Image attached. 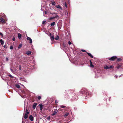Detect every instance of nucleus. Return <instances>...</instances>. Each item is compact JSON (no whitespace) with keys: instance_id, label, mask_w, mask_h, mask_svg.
Wrapping results in <instances>:
<instances>
[{"instance_id":"nucleus-1","label":"nucleus","mask_w":123,"mask_h":123,"mask_svg":"<svg viewBox=\"0 0 123 123\" xmlns=\"http://www.w3.org/2000/svg\"><path fill=\"white\" fill-rule=\"evenodd\" d=\"M65 94H64V95L65 96H67L68 93L71 95V94L73 93V91L71 90H66L65 91Z\"/></svg>"},{"instance_id":"nucleus-2","label":"nucleus","mask_w":123,"mask_h":123,"mask_svg":"<svg viewBox=\"0 0 123 123\" xmlns=\"http://www.w3.org/2000/svg\"><path fill=\"white\" fill-rule=\"evenodd\" d=\"M117 57L115 56H112L111 58H109L108 59L111 61H114V60L117 59Z\"/></svg>"},{"instance_id":"nucleus-3","label":"nucleus","mask_w":123,"mask_h":123,"mask_svg":"<svg viewBox=\"0 0 123 123\" xmlns=\"http://www.w3.org/2000/svg\"><path fill=\"white\" fill-rule=\"evenodd\" d=\"M81 92H82V93L83 94H85L86 95H88L89 94V93L88 92V91L87 90H86L85 91L84 90H81Z\"/></svg>"},{"instance_id":"nucleus-4","label":"nucleus","mask_w":123,"mask_h":123,"mask_svg":"<svg viewBox=\"0 0 123 123\" xmlns=\"http://www.w3.org/2000/svg\"><path fill=\"white\" fill-rule=\"evenodd\" d=\"M51 34L50 33L49 34V36L50 37L52 41H54L55 38H54V36H52Z\"/></svg>"},{"instance_id":"nucleus-5","label":"nucleus","mask_w":123,"mask_h":123,"mask_svg":"<svg viewBox=\"0 0 123 123\" xmlns=\"http://www.w3.org/2000/svg\"><path fill=\"white\" fill-rule=\"evenodd\" d=\"M0 22L5 23H6V21L4 19H3L1 17L0 18Z\"/></svg>"},{"instance_id":"nucleus-6","label":"nucleus","mask_w":123,"mask_h":123,"mask_svg":"<svg viewBox=\"0 0 123 123\" xmlns=\"http://www.w3.org/2000/svg\"><path fill=\"white\" fill-rule=\"evenodd\" d=\"M52 112H53V113L52 114V116H54L57 112L58 110H54V111H52Z\"/></svg>"},{"instance_id":"nucleus-7","label":"nucleus","mask_w":123,"mask_h":123,"mask_svg":"<svg viewBox=\"0 0 123 123\" xmlns=\"http://www.w3.org/2000/svg\"><path fill=\"white\" fill-rule=\"evenodd\" d=\"M27 40H29L30 41L29 43H32V39H31V38L30 37H27Z\"/></svg>"},{"instance_id":"nucleus-8","label":"nucleus","mask_w":123,"mask_h":123,"mask_svg":"<svg viewBox=\"0 0 123 123\" xmlns=\"http://www.w3.org/2000/svg\"><path fill=\"white\" fill-rule=\"evenodd\" d=\"M29 119L31 121H33V118L32 115H30L29 116Z\"/></svg>"},{"instance_id":"nucleus-9","label":"nucleus","mask_w":123,"mask_h":123,"mask_svg":"<svg viewBox=\"0 0 123 123\" xmlns=\"http://www.w3.org/2000/svg\"><path fill=\"white\" fill-rule=\"evenodd\" d=\"M28 114H27V113L25 114L24 117L25 119H27L28 118Z\"/></svg>"},{"instance_id":"nucleus-10","label":"nucleus","mask_w":123,"mask_h":123,"mask_svg":"<svg viewBox=\"0 0 123 123\" xmlns=\"http://www.w3.org/2000/svg\"><path fill=\"white\" fill-rule=\"evenodd\" d=\"M37 103H34L33 105L32 108L34 109H35L36 108V106H37Z\"/></svg>"},{"instance_id":"nucleus-11","label":"nucleus","mask_w":123,"mask_h":123,"mask_svg":"<svg viewBox=\"0 0 123 123\" xmlns=\"http://www.w3.org/2000/svg\"><path fill=\"white\" fill-rule=\"evenodd\" d=\"M31 51H29L26 52V54L28 55H29L31 54Z\"/></svg>"},{"instance_id":"nucleus-12","label":"nucleus","mask_w":123,"mask_h":123,"mask_svg":"<svg viewBox=\"0 0 123 123\" xmlns=\"http://www.w3.org/2000/svg\"><path fill=\"white\" fill-rule=\"evenodd\" d=\"M87 53L88 54V55L89 56H90L91 58H93V55L91 53L88 52H87Z\"/></svg>"},{"instance_id":"nucleus-13","label":"nucleus","mask_w":123,"mask_h":123,"mask_svg":"<svg viewBox=\"0 0 123 123\" xmlns=\"http://www.w3.org/2000/svg\"><path fill=\"white\" fill-rule=\"evenodd\" d=\"M0 42L1 45H3L4 43V42L2 40V39H0Z\"/></svg>"},{"instance_id":"nucleus-14","label":"nucleus","mask_w":123,"mask_h":123,"mask_svg":"<svg viewBox=\"0 0 123 123\" xmlns=\"http://www.w3.org/2000/svg\"><path fill=\"white\" fill-rule=\"evenodd\" d=\"M122 67V65L118 64L117 65V68L119 69Z\"/></svg>"},{"instance_id":"nucleus-15","label":"nucleus","mask_w":123,"mask_h":123,"mask_svg":"<svg viewBox=\"0 0 123 123\" xmlns=\"http://www.w3.org/2000/svg\"><path fill=\"white\" fill-rule=\"evenodd\" d=\"M55 22H54L52 23H51L50 24V25H51V26H54L55 25Z\"/></svg>"},{"instance_id":"nucleus-16","label":"nucleus","mask_w":123,"mask_h":123,"mask_svg":"<svg viewBox=\"0 0 123 123\" xmlns=\"http://www.w3.org/2000/svg\"><path fill=\"white\" fill-rule=\"evenodd\" d=\"M104 68L106 69H109V67L107 65H105L104 66Z\"/></svg>"},{"instance_id":"nucleus-17","label":"nucleus","mask_w":123,"mask_h":123,"mask_svg":"<svg viewBox=\"0 0 123 123\" xmlns=\"http://www.w3.org/2000/svg\"><path fill=\"white\" fill-rule=\"evenodd\" d=\"M21 37V34L20 33L18 34V38L20 39Z\"/></svg>"},{"instance_id":"nucleus-18","label":"nucleus","mask_w":123,"mask_h":123,"mask_svg":"<svg viewBox=\"0 0 123 123\" xmlns=\"http://www.w3.org/2000/svg\"><path fill=\"white\" fill-rule=\"evenodd\" d=\"M59 37L57 35L56 37L55 38V39L56 40H58L59 39Z\"/></svg>"},{"instance_id":"nucleus-19","label":"nucleus","mask_w":123,"mask_h":123,"mask_svg":"<svg viewBox=\"0 0 123 123\" xmlns=\"http://www.w3.org/2000/svg\"><path fill=\"white\" fill-rule=\"evenodd\" d=\"M56 7L58 8L62 9V8L61 6L59 5H57L56 6Z\"/></svg>"},{"instance_id":"nucleus-20","label":"nucleus","mask_w":123,"mask_h":123,"mask_svg":"<svg viewBox=\"0 0 123 123\" xmlns=\"http://www.w3.org/2000/svg\"><path fill=\"white\" fill-rule=\"evenodd\" d=\"M39 106L40 107V108H43V107L44 105L42 104H39Z\"/></svg>"},{"instance_id":"nucleus-21","label":"nucleus","mask_w":123,"mask_h":123,"mask_svg":"<svg viewBox=\"0 0 123 123\" xmlns=\"http://www.w3.org/2000/svg\"><path fill=\"white\" fill-rule=\"evenodd\" d=\"M17 67L18 68V69L19 70H21V66L20 65H19V66H17Z\"/></svg>"},{"instance_id":"nucleus-22","label":"nucleus","mask_w":123,"mask_h":123,"mask_svg":"<svg viewBox=\"0 0 123 123\" xmlns=\"http://www.w3.org/2000/svg\"><path fill=\"white\" fill-rule=\"evenodd\" d=\"M55 17H51L50 18H49V20H51L52 19H55Z\"/></svg>"},{"instance_id":"nucleus-23","label":"nucleus","mask_w":123,"mask_h":123,"mask_svg":"<svg viewBox=\"0 0 123 123\" xmlns=\"http://www.w3.org/2000/svg\"><path fill=\"white\" fill-rule=\"evenodd\" d=\"M22 44H19V46L18 47V49H20V48L22 46Z\"/></svg>"},{"instance_id":"nucleus-24","label":"nucleus","mask_w":123,"mask_h":123,"mask_svg":"<svg viewBox=\"0 0 123 123\" xmlns=\"http://www.w3.org/2000/svg\"><path fill=\"white\" fill-rule=\"evenodd\" d=\"M16 87L18 88H19L20 87V86L18 84H17L16 85Z\"/></svg>"},{"instance_id":"nucleus-25","label":"nucleus","mask_w":123,"mask_h":123,"mask_svg":"<svg viewBox=\"0 0 123 123\" xmlns=\"http://www.w3.org/2000/svg\"><path fill=\"white\" fill-rule=\"evenodd\" d=\"M90 66L91 67L93 68L94 67V66L92 65V63L91 62L90 63Z\"/></svg>"},{"instance_id":"nucleus-26","label":"nucleus","mask_w":123,"mask_h":123,"mask_svg":"<svg viewBox=\"0 0 123 123\" xmlns=\"http://www.w3.org/2000/svg\"><path fill=\"white\" fill-rule=\"evenodd\" d=\"M117 61L119 62L121 61L122 60V59L120 58H117Z\"/></svg>"},{"instance_id":"nucleus-27","label":"nucleus","mask_w":123,"mask_h":123,"mask_svg":"<svg viewBox=\"0 0 123 123\" xmlns=\"http://www.w3.org/2000/svg\"><path fill=\"white\" fill-rule=\"evenodd\" d=\"M60 106V107L62 108H64L66 107V106H64L63 105H61V106Z\"/></svg>"},{"instance_id":"nucleus-28","label":"nucleus","mask_w":123,"mask_h":123,"mask_svg":"<svg viewBox=\"0 0 123 123\" xmlns=\"http://www.w3.org/2000/svg\"><path fill=\"white\" fill-rule=\"evenodd\" d=\"M68 114L69 113L68 112H67L64 115V116L65 117L67 116L68 115Z\"/></svg>"},{"instance_id":"nucleus-29","label":"nucleus","mask_w":123,"mask_h":123,"mask_svg":"<svg viewBox=\"0 0 123 123\" xmlns=\"http://www.w3.org/2000/svg\"><path fill=\"white\" fill-rule=\"evenodd\" d=\"M37 98L39 100H40L41 98V97L40 96H38L37 97Z\"/></svg>"},{"instance_id":"nucleus-30","label":"nucleus","mask_w":123,"mask_h":123,"mask_svg":"<svg viewBox=\"0 0 123 123\" xmlns=\"http://www.w3.org/2000/svg\"><path fill=\"white\" fill-rule=\"evenodd\" d=\"M114 68V66H111L109 67V69L113 68Z\"/></svg>"},{"instance_id":"nucleus-31","label":"nucleus","mask_w":123,"mask_h":123,"mask_svg":"<svg viewBox=\"0 0 123 123\" xmlns=\"http://www.w3.org/2000/svg\"><path fill=\"white\" fill-rule=\"evenodd\" d=\"M56 4V3L54 1H53L52 3V4L53 5H55Z\"/></svg>"},{"instance_id":"nucleus-32","label":"nucleus","mask_w":123,"mask_h":123,"mask_svg":"<svg viewBox=\"0 0 123 123\" xmlns=\"http://www.w3.org/2000/svg\"><path fill=\"white\" fill-rule=\"evenodd\" d=\"M26 113H27V114H29V112L28 111V110L27 109H26Z\"/></svg>"},{"instance_id":"nucleus-33","label":"nucleus","mask_w":123,"mask_h":123,"mask_svg":"<svg viewBox=\"0 0 123 123\" xmlns=\"http://www.w3.org/2000/svg\"><path fill=\"white\" fill-rule=\"evenodd\" d=\"M64 6L66 7V8L67 7V3L66 2H65V3Z\"/></svg>"},{"instance_id":"nucleus-34","label":"nucleus","mask_w":123,"mask_h":123,"mask_svg":"<svg viewBox=\"0 0 123 123\" xmlns=\"http://www.w3.org/2000/svg\"><path fill=\"white\" fill-rule=\"evenodd\" d=\"M81 50L83 52H86V51L85 50H84V49H81Z\"/></svg>"},{"instance_id":"nucleus-35","label":"nucleus","mask_w":123,"mask_h":123,"mask_svg":"<svg viewBox=\"0 0 123 123\" xmlns=\"http://www.w3.org/2000/svg\"><path fill=\"white\" fill-rule=\"evenodd\" d=\"M0 35L2 37H3V34L1 32H0Z\"/></svg>"},{"instance_id":"nucleus-36","label":"nucleus","mask_w":123,"mask_h":123,"mask_svg":"<svg viewBox=\"0 0 123 123\" xmlns=\"http://www.w3.org/2000/svg\"><path fill=\"white\" fill-rule=\"evenodd\" d=\"M13 48V46H11L10 47V49H12Z\"/></svg>"},{"instance_id":"nucleus-37","label":"nucleus","mask_w":123,"mask_h":123,"mask_svg":"<svg viewBox=\"0 0 123 123\" xmlns=\"http://www.w3.org/2000/svg\"><path fill=\"white\" fill-rule=\"evenodd\" d=\"M68 43L69 45H70L71 44V43L70 41H68Z\"/></svg>"},{"instance_id":"nucleus-38","label":"nucleus","mask_w":123,"mask_h":123,"mask_svg":"<svg viewBox=\"0 0 123 123\" xmlns=\"http://www.w3.org/2000/svg\"><path fill=\"white\" fill-rule=\"evenodd\" d=\"M4 48H6V49L7 48V45H5L4 46Z\"/></svg>"},{"instance_id":"nucleus-39","label":"nucleus","mask_w":123,"mask_h":123,"mask_svg":"<svg viewBox=\"0 0 123 123\" xmlns=\"http://www.w3.org/2000/svg\"><path fill=\"white\" fill-rule=\"evenodd\" d=\"M8 60H9L8 58L7 57H6V61H8Z\"/></svg>"},{"instance_id":"nucleus-40","label":"nucleus","mask_w":123,"mask_h":123,"mask_svg":"<svg viewBox=\"0 0 123 123\" xmlns=\"http://www.w3.org/2000/svg\"><path fill=\"white\" fill-rule=\"evenodd\" d=\"M9 76L10 77L12 78L13 77L11 75H9Z\"/></svg>"},{"instance_id":"nucleus-41","label":"nucleus","mask_w":123,"mask_h":123,"mask_svg":"<svg viewBox=\"0 0 123 123\" xmlns=\"http://www.w3.org/2000/svg\"><path fill=\"white\" fill-rule=\"evenodd\" d=\"M58 17V16L57 15H56L54 17H55V18H57Z\"/></svg>"},{"instance_id":"nucleus-42","label":"nucleus","mask_w":123,"mask_h":123,"mask_svg":"<svg viewBox=\"0 0 123 123\" xmlns=\"http://www.w3.org/2000/svg\"><path fill=\"white\" fill-rule=\"evenodd\" d=\"M45 22H46V21H43V22L42 23V24H44L45 23Z\"/></svg>"},{"instance_id":"nucleus-43","label":"nucleus","mask_w":123,"mask_h":123,"mask_svg":"<svg viewBox=\"0 0 123 123\" xmlns=\"http://www.w3.org/2000/svg\"><path fill=\"white\" fill-rule=\"evenodd\" d=\"M12 40L13 41H15V37H13V38L12 39Z\"/></svg>"},{"instance_id":"nucleus-44","label":"nucleus","mask_w":123,"mask_h":123,"mask_svg":"<svg viewBox=\"0 0 123 123\" xmlns=\"http://www.w3.org/2000/svg\"><path fill=\"white\" fill-rule=\"evenodd\" d=\"M55 103H58V102H57V100H55Z\"/></svg>"},{"instance_id":"nucleus-45","label":"nucleus","mask_w":123,"mask_h":123,"mask_svg":"<svg viewBox=\"0 0 123 123\" xmlns=\"http://www.w3.org/2000/svg\"><path fill=\"white\" fill-rule=\"evenodd\" d=\"M11 71L12 72L13 71V69H11Z\"/></svg>"},{"instance_id":"nucleus-46","label":"nucleus","mask_w":123,"mask_h":123,"mask_svg":"<svg viewBox=\"0 0 123 123\" xmlns=\"http://www.w3.org/2000/svg\"><path fill=\"white\" fill-rule=\"evenodd\" d=\"M43 108H40V110L42 111Z\"/></svg>"},{"instance_id":"nucleus-47","label":"nucleus","mask_w":123,"mask_h":123,"mask_svg":"<svg viewBox=\"0 0 123 123\" xmlns=\"http://www.w3.org/2000/svg\"><path fill=\"white\" fill-rule=\"evenodd\" d=\"M23 79L22 78H20V80H22V79Z\"/></svg>"},{"instance_id":"nucleus-48","label":"nucleus","mask_w":123,"mask_h":123,"mask_svg":"<svg viewBox=\"0 0 123 123\" xmlns=\"http://www.w3.org/2000/svg\"><path fill=\"white\" fill-rule=\"evenodd\" d=\"M45 14H46L47 13V12H46V11H45Z\"/></svg>"},{"instance_id":"nucleus-49","label":"nucleus","mask_w":123,"mask_h":123,"mask_svg":"<svg viewBox=\"0 0 123 123\" xmlns=\"http://www.w3.org/2000/svg\"><path fill=\"white\" fill-rule=\"evenodd\" d=\"M90 61V63H91V62H91V60H90V61Z\"/></svg>"},{"instance_id":"nucleus-50","label":"nucleus","mask_w":123,"mask_h":123,"mask_svg":"<svg viewBox=\"0 0 123 123\" xmlns=\"http://www.w3.org/2000/svg\"><path fill=\"white\" fill-rule=\"evenodd\" d=\"M53 14H56V13H53Z\"/></svg>"},{"instance_id":"nucleus-51","label":"nucleus","mask_w":123,"mask_h":123,"mask_svg":"<svg viewBox=\"0 0 123 123\" xmlns=\"http://www.w3.org/2000/svg\"><path fill=\"white\" fill-rule=\"evenodd\" d=\"M17 1H19V0H16Z\"/></svg>"}]
</instances>
